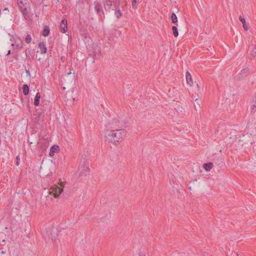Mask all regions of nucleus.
<instances>
[{
    "label": "nucleus",
    "instance_id": "7c9ffc66",
    "mask_svg": "<svg viewBox=\"0 0 256 256\" xmlns=\"http://www.w3.org/2000/svg\"><path fill=\"white\" fill-rule=\"evenodd\" d=\"M253 102V103H252V104H254L255 106H256V102H254V101H253V102Z\"/></svg>",
    "mask_w": 256,
    "mask_h": 256
},
{
    "label": "nucleus",
    "instance_id": "7ed1b4c3",
    "mask_svg": "<svg viewBox=\"0 0 256 256\" xmlns=\"http://www.w3.org/2000/svg\"><path fill=\"white\" fill-rule=\"evenodd\" d=\"M52 191H50L49 194L55 198H58L60 194L63 192V188L58 186H54L51 188Z\"/></svg>",
    "mask_w": 256,
    "mask_h": 256
},
{
    "label": "nucleus",
    "instance_id": "9b49d317",
    "mask_svg": "<svg viewBox=\"0 0 256 256\" xmlns=\"http://www.w3.org/2000/svg\"><path fill=\"white\" fill-rule=\"evenodd\" d=\"M40 94L39 92H38L34 98V104L36 106H38L40 104Z\"/></svg>",
    "mask_w": 256,
    "mask_h": 256
},
{
    "label": "nucleus",
    "instance_id": "f03ea898",
    "mask_svg": "<svg viewBox=\"0 0 256 256\" xmlns=\"http://www.w3.org/2000/svg\"><path fill=\"white\" fill-rule=\"evenodd\" d=\"M18 4L22 12L24 18L28 20L30 18V14L27 10L28 6L27 0H18Z\"/></svg>",
    "mask_w": 256,
    "mask_h": 256
},
{
    "label": "nucleus",
    "instance_id": "ddd939ff",
    "mask_svg": "<svg viewBox=\"0 0 256 256\" xmlns=\"http://www.w3.org/2000/svg\"><path fill=\"white\" fill-rule=\"evenodd\" d=\"M50 30L48 26H45L44 28L42 35L44 36H47L50 34Z\"/></svg>",
    "mask_w": 256,
    "mask_h": 256
},
{
    "label": "nucleus",
    "instance_id": "f3484780",
    "mask_svg": "<svg viewBox=\"0 0 256 256\" xmlns=\"http://www.w3.org/2000/svg\"><path fill=\"white\" fill-rule=\"evenodd\" d=\"M172 32H173L174 36L175 37H177L178 36V28H177L176 26H172Z\"/></svg>",
    "mask_w": 256,
    "mask_h": 256
},
{
    "label": "nucleus",
    "instance_id": "2f4dec72",
    "mask_svg": "<svg viewBox=\"0 0 256 256\" xmlns=\"http://www.w3.org/2000/svg\"><path fill=\"white\" fill-rule=\"evenodd\" d=\"M72 74V72H68V74H68V75H70V74Z\"/></svg>",
    "mask_w": 256,
    "mask_h": 256
},
{
    "label": "nucleus",
    "instance_id": "6e6552de",
    "mask_svg": "<svg viewBox=\"0 0 256 256\" xmlns=\"http://www.w3.org/2000/svg\"><path fill=\"white\" fill-rule=\"evenodd\" d=\"M249 68H244L239 73V75L240 78H243L248 76L249 74Z\"/></svg>",
    "mask_w": 256,
    "mask_h": 256
},
{
    "label": "nucleus",
    "instance_id": "72a5a7b5",
    "mask_svg": "<svg viewBox=\"0 0 256 256\" xmlns=\"http://www.w3.org/2000/svg\"><path fill=\"white\" fill-rule=\"evenodd\" d=\"M86 170H89V168H88V167H86Z\"/></svg>",
    "mask_w": 256,
    "mask_h": 256
},
{
    "label": "nucleus",
    "instance_id": "b1692460",
    "mask_svg": "<svg viewBox=\"0 0 256 256\" xmlns=\"http://www.w3.org/2000/svg\"><path fill=\"white\" fill-rule=\"evenodd\" d=\"M251 110H252V113L256 112V106H255L254 104H252L251 106Z\"/></svg>",
    "mask_w": 256,
    "mask_h": 256
},
{
    "label": "nucleus",
    "instance_id": "aec40b11",
    "mask_svg": "<svg viewBox=\"0 0 256 256\" xmlns=\"http://www.w3.org/2000/svg\"><path fill=\"white\" fill-rule=\"evenodd\" d=\"M25 41H26V43L28 44L31 42L32 37L30 34H28L26 35V38H25Z\"/></svg>",
    "mask_w": 256,
    "mask_h": 256
},
{
    "label": "nucleus",
    "instance_id": "393cba45",
    "mask_svg": "<svg viewBox=\"0 0 256 256\" xmlns=\"http://www.w3.org/2000/svg\"><path fill=\"white\" fill-rule=\"evenodd\" d=\"M16 164L17 166H18L19 164H20V157L19 156H16Z\"/></svg>",
    "mask_w": 256,
    "mask_h": 256
},
{
    "label": "nucleus",
    "instance_id": "f704fd0d",
    "mask_svg": "<svg viewBox=\"0 0 256 256\" xmlns=\"http://www.w3.org/2000/svg\"><path fill=\"white\" fill-rule=\"evenodd\" d=\"M8 10V8H5L4 9V10Z\"/></svg>",
    "mask_w": 256,
    "mask_h": 256
},
{
    "label": "nucleus",
    "instance_id": "c85d7f7f",
    "mask_svg": "<svg viewBox=\"0 0 256 256\" xmlns=\"http://www.w3.org/2000/svg\"><path fill=\"white\" fill-rule=\"evenodd\" d=\"M11 54V51L10 50H9L7 53V54H6V56H8L10 55V54Z\"/></svg>",
    "mask_w": 256,
    "mask_h": 256
},
{
    "label": "nucleus",
    "instance_id": "473e14b6",
    "mask_svg": "<svg viewBox=\"0 0 256 256\" xmlns=\"http://www.w3.org/2000/svg\"><path fill=\"white\" fill-rule=\"evenodd\" d=\"M197 86H198V88L199 89L200 88V86H199L198 84H197Z\"/></svg>",
    "mask_w": 256,
    "mask_h": 256
},
{
    "label": "nucleus",
    "instance_id": "2eb2a0df",
    "mask_svg": "<svg viewBox=\"0 0 256 256\" xmlns=\"http://www.w3.org/2000/svg\"><path fill=\"white\" fill-rule=\"evenodd\" d=\"M58 149V146H52L50 148V156H53L55 151Z\"/></svg>",
    "mask_w": 256,
    "mask_h": 256
},
{
    "label": "nucleus",
    "instance_id": "412c9836",
    "mask_svg": "<svg viewBox=\"0 0 256 256\" xmlns=\"http://www.w3.org/2000/svg\"><path fill=\"white\" fill-rule=\"evenodd\" d=\"M114 2V0H106V5L110 8L112 5V4Z\"/></svg>",
    "mask_w": 256,
    "mask_h": 256
},
{
    "label": "nucleus",
    "instance_id": "c9c22d12",
    "mask_svg": "<svg viewBox=\"0 0 256 256\" xmlns=\"http://www.w3.org/2000/svg\"><path fill=\"white\" fill-rule=\"evenodd\" d=\"M144 256H145L144 255Z\"/></svg>",
    "mask_w": 256,
    "mask_h": 256
},
{
    "label": "nucleus",
    "instance_id": "4be33fe9",
    "mask_svg": "<svg viewBox=\"0 0 256 256\" xmlns=\"http://www.w3.org/2000/svg\"><path fill=\"white\" fill-rule=\"evenodd\" d=\"M12 46H15V48H16V49H20L22 47V44H12Z\"/></svg>",
    "mask_w": 256,
    "mask_h": 256
},
{
    "label": "nucleus",
    "instance_id": "a211bd4d",
    "mask_svg": "<svg viewBox=\"0 0 256 256\" xmlns=\"http://www.w3.org/2000/svg\"><path fill=\"white\" fill-rule=\"evenodd\" d=\"M139 2V0H132V7L134 10L138 8V4Z\"/></svg>",
    "mask_w": 256,
    "mask_h": 256
},
{
    "label": "nucleus",
    "instance_id": "39448f33",
    "mask_svg": "<svg viewBox=\"0 0 256 256\" xmlns=\"http://www.w3.org/2000/svg\"><path fill=\"white\" fill-rule=\"evenodd\" d=\"M68 22L66 19H62L60 24V30L62 33H65L68 30Z\"/></svg>",
    "mask_w": 256,
    "mask_h": 256
},
{
    "label": "nucleus",
    "instance_id": "423d86ee",
    "mask_svg": "<svg viewBox=\"0 0 256 256\" xmlns=\"http://www.w3.org/2000/svg\"><path fill=\"white\" fill-rule=\"evenodd\" d=\"M38 48L40 49L41 54H44L46 53L47 48L44 42H40L38 44Z\"/></svg>",
    "mask_w": 256,
    "mask_h": 256
},
{
    "label": "nucleus",
    "instance_id": "1a4fd4ad",
    "mask_svg": "<svg viewBox=\"0 0 256 256\" xmlns=\"http://www.w3.org/2000/svg\"><path fill=\"white\" fill-rule=\"evenodd\" d=\"M186 82L190 86H192L193 84V82L192 80V77L190 73L188 71L186 74Z\"/></svg>",
    "mask_w": 256,
    "mask_h": 256
},
{
    "label": "nucleus",
    "instance_id": "0eeeda50",
    "mask_svg": "<svg viewBox=\"0 0 256 256\" xmlns=\"http://www.w3.org/2000/svg\"><path fill=\"white\" fill-rule=\"evenodd\" d=\"M26 56L28 61H31L32 59L34 58L32 55V52L30 48H26Z\"/></svg>",
    "mask_w": 256,
    "mask_h": 256
},
{
    "label": "nucleus",
    "instance_id": "4468645a",
    "mask_svg": "<svg viewBox=\"0 0 256 256\" xmlns=\"http://www.w3.org/2000/svg\"><path fill=\"white\" fill-rule=\"evenodd\" d=\"M22 90L25 96H27L29 92V88L28 86L26 84H24L22 86Z\"/></svg>",
    "mask_w": 256,
    "mask_h": 256
},
{
    "label": "nucleus",
    "instance_id": "20e7f679",
    "mask_svg": "<svg viewBox=\"0 0 256 256\" xmlns=\"http://www.w3.org/2000/svg\"><path fill=\"white\" fill-rule=\"evenodd\" d=\"M94 9L96 11L97 14L99 16H102L104 15V12L102 9V5L98 2H94Z\"/></svg>",
    "mask_w": 256,
    "mask_h": 256
},
{
    "label": "nucleus",
    "instance_id": "cd10ccee",
    "mask_svg": "<svg viewBox=\"0 0 256 256\" xmlns=\"http://www.w3.org/2000/svg\"><path fill=\"white\" fill-rule=\"evenodd\" d=\"M96 56V54H94V56H93V61H92V62H93V63H94V62H95Z\"/></svg>",
    "mask_w": 256,
    "mask_h": 256
},
{
    "label": "nucleus",
    "instance_id": "6ab92c4d",
    "mask_svg": "<svg viewBox=\"0 0 256 256\" xmlns=\"http://www.w3.org/2000/svg\"><path fill=\"white\" fill-rule=\"evenodd\" d=\"M114 14L118 18H120L122 16V13L120 10H116Z\"/></svg>",
    "mask_w": 256,
    "mask_h": 256
},
{
    "label": "nucleus",
    "instance_id": "a878e982",
    "mask_svg": "<svg viewBox=\"0 0 256 256\" xmlns=\"http://www.w3.org/2000/svg\"><path fill=\"white\" fill-rule=\"evenodd\" d=\"M66 60V57L65 56H61L60 58V60L62 62H65Z\"/></svg>",
    "mask_w": 256,
    "mask_h": 256
},
{
    "label": "nucleus",
    "instance_id": "dca6fc26",
    "mask_svg": "<svg viewBox=\"0 0 256 256\" xmlns=\"http://www.w3.org/2000/svg\"><path fill=\"white\" fill-rule=\"evenodd\" d=\"M170 19L172 20V22L173 24H175L178 22L177 16L174 13H172V14Z\"/></svg>",
    "mask_w": 256,
    "mask_h": 256
},
{
    "label": "nucleus",
    "instance_id": "f257e3e1",
    "mask_svg": "<svg viewBox=\"0 0 256 256\" xmlns=\"http://www.w3.org/2000/svg\"><path fill=\"white\" fill-rule=\"evenodd\" d=\"M125 133L126 131L122 129L110 130L107 136L108 142L116 145L122 140Z\"/></svg>",
    "mask_w": 256,
    "mask_h": 256
},
{
    "label": "nucleus",
    "instance_id": "9d476101",
    "mask_svg": "<svg viewBox=\"0 0 256 256\" xmlns=\"http://www.w3.org/2000/svg\"><path fill=\"white\" fill-rule=\"evenodd\" d=\"M214 166L212 162L206 163L204 164L203 167L206 171H210Z\"/></svg>",
    "mask_w": 256,
    "mask_h": 256
},
{
    "label": "nucleus",
    "instance_id": "c756f323",
    "mask_svg": "<svg viewBox=\"0 0 256 256\" xmlns=\"http://www.w3.org/2000/svg\"><path fill=\"white\" fill-rule=\"evenodd\" d=\"M253 101L256 102V94L254 98L253 99Z\"/></svg>",
    "mask_w": 256,
    "mask_h": 256
},
{
    "label": "nucleus",
    "instance_id": "5701e85b",
    "mask_svg": "<svg viewBox=\"0 0 256 256\" xmlns=\"http://www.w3.org/2000/svg\"><path fill=\"white\" fill-rule=\"evenodd\" d=\"M251 56L253 57H254L256 56V47H254L253 48L250 54Z\"/></svg>",
    "mask_w": 256,
    "mask_h": 256
},
{
    "label": "nucleus",
    "instance_id": "bb28decb",
    "mask_svg": "<svg viewBox=\"0 0 256 256\" xmlns=\"http://www.w3.org/2000/svg\"><path fill=\"white\" fill-rule=\"evenodd\" d=\"M26 74H27V76H30V72L28 70H26Z\"/></svg>",
    "mask_w": 256,
    "mask_h": 256
},
{
    "label": "nucleus",
    "instance_id": "f8f14e48",
    "mask_svg": "<svg viewBox=\"0 0 256 256\" xmlns=\"http://www.w3.org/2000/svg\"><path fill=\"white\" fill-rule=\"evenodd\" d=\"M239 20L242 24V26H243L244 28V30L247 31L248 29V25L246 24V22L244 18H242V16H240L239 17Z\"/></svg>",
    "mask_w": 256,
    "mask_h": 256
}]
</instances>
